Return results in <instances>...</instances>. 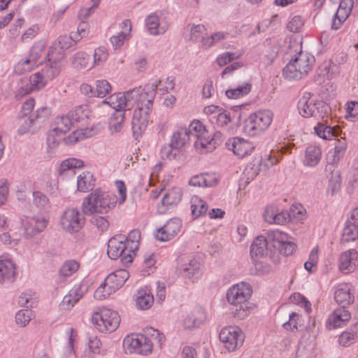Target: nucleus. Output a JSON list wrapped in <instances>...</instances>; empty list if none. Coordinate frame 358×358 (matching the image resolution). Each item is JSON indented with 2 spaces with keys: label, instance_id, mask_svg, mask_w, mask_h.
<instances>
[{
  "label": "nucleus",
  "instance_id": "nucleus-62",
  "mask_svg": "<svg viewBox=\"0 0 358 358\" xmlns=\"http://www.w3.org/2000/svg\"><path fill=\"white\" fill-rule=\"evenodd\" d=\"M28 80L30 81L33 90H38L43 88L48 81L42 72L34 73Z\"/></svg>",
  "mask_w": 358,
  "mask_h": 358
},
{
  "label": "nucleus",
  "instance_id": "nucleus-8",
  "mask_svg": "<svg viewBox=\"0 0 358 358\" xmlns=\"http://www.w3.org/2000/svg\"><path fill=\"white\" fill-rule=\"evenodd\" d=\"M141 92V87H135L124 92L115 93L102 101L101 104L108 105L115 112L129 110L135 106Z\"/></svg>",
  "mask_w": 358,
  "mask_h": 358
},
{
  "label": "nucleus",
  "instance_id": "nucleus-40",
  "mask_svg": "<svg viewBox=\"0 0 358 358\" xmlns=\"http://www.w3.org/2000/svg\"><path fill=\"white\" fill-rule=\"evenodd\" d=\"M189 140L187 127H180L173 133L170 142L175 149L178 150L184 147Z\"/></svg>",
  "mask_w": 358,
  "mask_h": 358
},
{
  "label": "nucleus",
  "instance_id": "nucleus-39",
  "mask_svg": "<svg viewBox=\"0 0 358 358\" xmlns=\"http://www.w3.org/2000/svg\"><path fill=\"white\" fill-rule=\"evenodd\" d=\"M80 267V262L76 259H69L65 261L59 270V277L62 280L72 276Z\"/></svg>",
  "mask_w": 358,
  "mask_h": 358
},
{
  "label": "nucleus",
  "instance_id": "nucleus-53",
  "mask_svg": "<svg viewBox=\"0 0 358 358\" xmlns=\"http://www.w3.org/2000/svg\"><path fill=\"white\" fill-rule=\"evenodd\" d=\"M125 119V111L115 112L110 118L109 125L110 130L117 132L123 125Z\"/></svg>",
  "mask_w": 358,
  "mask_h": 358
},
{
  "label": "nucleus",
  "instance_id": "nucleus-14",
  "mask_svg": "<svg viewBox=\"0 0 358 358\" xmlns=\"http://www.w3.org/2000/svg\"><path fill=\"white\" fill-rule=\"evenodd\" d=\"M85 222V217L78 208H67L60 217L59 224L66 232L73 234L83 228Z\"/></svg>",
  "mask_w": 358,
  "mask_h": 358
},
{
  "label": "nucleus",
  "instance_id": "nucleus-6",
  "mask_svg": "<svg viewBox=\"0 0 358 358\" xmlns=\"http://www.w3.org/2000/svg\"><path fill=\"white\" fill-rule=\"evenodd\" d=\"M297 108L299 114L306 118L314 117L323 119L327 117L330 112V107L327 103L313 99L309 92H305L299 99Z\"/></svg>",
  "mask_w": 358,
  "mask_h": 358
},
{
  "label": "nucleus",
  "instance_id": "nucleus-21",
  "mask_svg": "<svg viewBox=\"0 0 358 358\" xmlns=\"http://www.w3.org/2000/svg\"><path fill=\"white\" fill-rule=\"evenodd\" d=\"M47 56L48 63L42 69L41 72L48 80H52L61 72L64 61L63 55L59 53L58 55H55L52 52H48Z\"/></svg>",
  "mask_w": 358,
  "mask_h": 358
},
{
  "label": "nucleus",
  "instance_id": "nucleus-38",
  "mask_svg": "<svg viewBox=\"0 0 358 358\" xmlns=\"http://www.w3.org/2000/svg\"><path fill=\"white\" fill-rule=\"evenodd\" d=\"M191 210L194 218L205 216L208 213V206L204 200L199 196H193L191 198Z\"/></svg>",
  "mask_w": 358,
  "mask_h": 358
},
{
  "label": "nucleus",
  "instance_id": "nucleus-43",
  "mask_svg": "<svg viewBox=\"0 0 358 358\" xmlns=\"http://www.w3.org/2000/svg\"><path fill=\"white\" fill-rule=\"evenodd\" d=\"M251 89L252 85L250 83H244L227 90L225 94L229 99H237L248 94Z\"/></svg>",
  "mask_w": 358,
  "mask_h": 358
},
{
  "label": "nucleus",
  "instance_id": "nucleus-41",
  "mask_svg": "<svg viewBox=\"0 0 358 358\" xmlns=\"http://www.w3.org/2000/svg\"><path fill=\"white\" fill-rule=\"evenodd\" d=\"M267 251V241L263 236H257L250 246V255L254 257H262Z\"/></svg>",
  "mask_w": 358,
  "mask_h": 358
},
{
  "label": "nucleus",
  "instance_id": "nucleus-36",
  "mask_svg": "<svg viewBox=\"0 0 358 358\" xmlns=\"http://www.w3.org/2000/svg\"><path fill=\"white\" fill-rule=\"evenodd\" d=\"M136 303L138 309H149L154 303V297L150 290L148 288L138 289L136 294Z\"/></svg>",
  "mask_w": 358,
  "mask_h": 358
},
{
  "label": "nucleus",
  "instance_id": "nucleus-46",
  "mask_svg": "<svg viewBox=\"0 0 358 358\" xmlns=\"http://www.w3.org/2000/svg\"><path fill=\"white\" fill-rule=\"evenodd\" d=\"M347 149V142L345 139H338L335 142L334 148L329 151V155L332 157V162L336 163L344 156Z\"/></svg>",
  "mask_w": 358,
  "mask_h": 358
},
{
  "label": "nucleus",
  "instance_id": "nucleus-61",
  "mask_svg": "<svg viewBox=\"0 0 358 358\" xmlns=\"http://www.w3.org/2000/svg\"><path fill=\"white\" fill-rule=\"evenodd\" d=\"M34 124L33 116L22 115L18 120V133L23 134L29 132Z\"/></svg>",
  "mask_w": 358,
  "mask_h": 358
},
{
  "label": "nucleus",
  "instance_id": "nucleus-56",
  "mask_svg": "<svg viewBox=\"0 0 358 358\" xmlns=\"http://www.w3.org/2000/svg\"><path fill=\"white\" fill-rule=\"evenodd\" d=\"M112 87L110 83L106 80H98L96 81L94 93L95 96L105 97L111 92Z\"/></svg>",
  "mask_w": 358,
  "mask_h": 358
},
{
  "label": "nucleus",
  "instance_id": "nucleus-20",
  "mask_svg": "<svg viewBox=\"0 0 358 358\" xmlns=\"http://www.w3.org/2000/svg\"><path fill=\"white\" fill-rule=\"evenodd\" d=\"M226 145L228 149L239 158H244L250 155L255 150V146L252 142L239 137L229 139Z\"/></svg>",
  "mask_w": 358,
  "mask_h": 358
},
{
  "label": "nucleus",
  "instance_id": "nucleus-58",
  "mask_svg": "<svg viewBox=\"0 0 358 358\" xmlns=\"http://www.w3.org/2000/svg\"><path fill=\"white\" fill-rule=\"evenodd\" d=\"M32 91L34 90L30 81H29L28 78H23L17 83L15 94L17 99H20Z\"/></svg>",
  "mask_w": 358,
  "mask_h": 358
},
{
  "label": "nucleus",
  "instance_id": "nucleus-37",
  "mask_svg": "<svg viewBox=\"0 0 358 358\" xmlns=\"http://www.w3.org/2000/svg\"><path fill=\"white\" fill-rule=\"evenodd\" d=\"M280 263L279 257L273 259L271 257L261 260H255L254 265L256 271L259 274H266L273 271L275 266Z\"/></svg>",
  "mask_w": 358,
  "mask_h": 358
},
{
  "label": "nucleus",
  "instance_id": "nucleus-57",
  "mask_svg": "<svg viewBox=\"0 0 358 358\" xmlns=\"http://www.w3.org/2000/svg\"><path fill=\"white\" fill-rule=\"evenodd\" d=\"M358 338V330L343 331L339 336V344L343 347L350 346L354 343Z\"/></svg>",
  "mask_w": 358,
  "mask_h": 358
},
{
  "label": "nucleus",
  "instance_id": "nucleus-11",
  "mask_svg": "<svg viewBox=\"0 0 358 358\" xmlns=\"http://www.w3.org/2000/svg\"><path fill=\"white\" fill-rule=\"evenodd\" d=\"M125 240V236L122 234L112 237L108 242L107 254L110 259L120 258L123 264H128L133 261L135 254L129 251Z\"/></svg>",
  "mask_w": 358,
  "mask_h": 358
},
{
  "label": "nucleus",
  "instance_id": "nucleus-1",
  "mask_svg": "<svg viewBox=\"0 0 358 358\" xmlns=\"http://www.w3.org/2000/svg\"><path fill=\"white\" fill-rule=\"evenodd\" d=\"M156 92L157 85L154 84H147L143 89L141 88V92L135 103L136 107L134 110L131 120L134 135L140 136L146 129Z\"/></svg>",
  "mask_w": 358,
  "mask_h": 358
},
{
  "label": "nucleus",
  "instance_id": "nucleus-9",
  "mask_svg": "<svg viewBox=\"0 0 358 358\" xmlns=\"http://www.w3.org/2000/svg\"><path fill=\"white\" fill-rule=\"evenodd\" d=\"M273 113L271 110H259L250 115L245 122L244 131L250 136H255L266 130L272 123Z\"/></svg>",
  "mask_w": 358,
  "mask_h": 358
},
{
  "label": "nucleus",
  "instance_id": "nucleus-50",
  "mask_svg": "<svg viewBox=\"0 0 358 358\" xmlns=\"http://www.w3.org/2000/svg\"><path fill=\"white\" fill-rule=\"evenodd\" d=\"M358 238V227L355 224L347 223L343 229L341 242L354 241Z\"/></svg>",
  "mask_w": 358,
  "mask_h": 358
},
{
  "label": "nucleus",
  "instance_id": "nucleus-35",
  "mask_svg": "<svg viewBox=\"0 0 358 358\" xmlns=\"http://www.w3.org/2000/svg\"><path fill=\"white\" fill-rule=\"evenodd\" d=\"M322 157L321 148L315 145H308L305 151L303 165L314 167L318 164Z\"/></svg>",
  "mask_w": 358,
  "mask_h": 358
},
{
  "label": "nucleus",
  "instance_id": "nucleus-25",
  "mask_svg": "<svg viewBox=\"0 0 358 358\" xmlns=\"http://www.w3.org/2000/svg\"><path fill=\"white\" fill-rule=\"evenodd\" d=\"M17 274V266L14 262L6 257H0V283L13 282Z\"/></svg>",
  "mask_w": 358,
  "mask_h": 358
},
{
  "label": "nucleus",
  "instance_id": "nucleus-63",
  "mask_svg": "<svg viewBox=\"0 0 358 358\" xmlns=\"http://www.w3.org/2000/svg\"><path fill=\"white\" fill-rule=\"evenodd\" d=\"M304 22V19L301 15H294L288 22L287 28L292 32H300L303 29Z\"/></svg>",
  "mask_w": 358,
  "mask_h": 358
},
{
  "label": "nucleus",
  "instance_id": "nucleus-64",
  "mask_svg": "<svg viewBox=\"0 0 358 358\" xmlns=\"http://www.w3.org/2000/svg\"><path fill=\"white\" fill-rule=\"evenodd\" d=\"M347 120L355 121L358 119V102L356 101H348L345 104Z\"/></svg>",
  "mask_w": 358,
  "mask_h": 358
},
{
  "label": "nucleus",
  "instance_id": "nucleus-59",
  "mask_svg": "<svg viewBox=\"0 0 358 358\" xmlns=\"http://www.w3.org/2000/svg\"><path fill=\"white\" fill-rule=\"evenodd\" d=\"M84 162L83 160L76 158H69L62 162L59 166L60 173L73 169H80L83 167Z\"/></svg>",
  "mask_w": 358,
  "mask_h": 358
},
{
  "label": "nucleus",
  "instance_id": "nucleus-15",
  "mask_svg": "<svg viewBox=\"0 0 358 358\" xmlns=\"http://www.w3.org/2000/svg\"><path fill=\"white\" fill-rule=\"evenodd\" d=\"M268 236L273 246L285 256L292 255L296 249V245L292 241V237L286 233L274 230L270 231Z\"/></svg>",
  "mask_w": 358,
  "mask_h": 358
},
{
  "label": "nucleus",
  "instance_id": "nucleus-19",
  "mask_svg": "<svg viewBox=\"0 0 358 358\" xmlns=\"http://www.w3.org/2000/svg\"><path fill=\"white\" fill-rule=\"evenodd\" d=\"M182 223L179 219H170L162 227L157 229L155 233V238L162 242L169 241L178 235L180 231Z\"/></svg>",
  "mask_w": 358,
  "mask_h": 358
},
{
  "label": "nucleus",
  "instance_id": "nucleus-33",
  "mask_svg": "<svg viewBox=\"0 0 358 358\" xmlns=\"http://www.w3.org/2000/svg\"><path fill=\"white\" fill-rule=\"evenodd\" d=\"M335 301L342 307L353 302V296L350 292V287L347 283H341L337 285L334 292Z\"/></svg>",
  "mask_w": 358,
  "mask_h": 358
},
{
  "label": "nucleus",
  "instance_id": "nucleus-24",
  "mask_svg": "<svg viewBox=\"0 0 358 358\" xmlns=\"http://www.w3.org/2000/svg\"><path fill=\"white\" fill-rule=\"evenodd\" d=\"M353 0H342L331 20V29L337 30L348 19L353 8Z\"/></svg>",
  "mask_w": 358,
  "mask_h": 358
},
{
  "label": "nucleus",
  "instance_id": "nucleus-2",
  "mask_svg": "<svg viewBox=\"0 0 358 358\" xmlns=\"http://www.w3.org/2000/svg\"><path fill=\"white\" fill-rule=\"evenodd\" d=\"M252 289L250 285L241 282L233 285L227 292V300L232 306L234 316L243 320L249 315L252 308V303L250 299Z\"/></svg>",
  "mask_w": 358,
  "mask_h": 358
},
{
  "label": "nucleus",
  "instance_id": "nucleus-5",
  "mask_svg": "<svg viewBox=\"0 0 358 358\" xmlns=\"http://www.w3.org/2000/svg\"><path fill=\"white\" fill-rule=\"evenodd\" d=\"M314 57L301 50L283 69V76L288 80H299L306 76L314 63Z\"/></svg>",
  "mask_w": 358,
  "mask_h": 358
},
{
  "label": "nucleus",
  "instance_id": "nucleus-16",
  "mask_svg": "<svg viewBox=\"0 0 358 358\" xmlns=\"http://www.w3.org/2000/svg\"><path fill=\"white\" fill-rule=\"evenodd\" d=\"M48 223V216L45 213L35 215L31 217H24L22 219L21 224L24 235L31 237L45 230Z\"/></svg>",
  "mask_w": 358,
  "mask_h": 358
},
{
  "label": "nucleus",
  "instance_id": "nucleus-28",
  "mask_svg": "<svg viewBox=\"0 0 358 358\" xmlns=\"http://www.w3.org/2000/svg\"><path fill=\"white\" fill-rule=\"evenodd\" d=\"M85 289L82 285L74 286L69 292L63 298L59 306L62 310H71L74 305L83 298Z\"/></svg>",
  "mask_w": 358,
  "mask_h": 358
},
{
  "label": "nucleus",
  "instance_id": "nucleus-45",
  "mask_svg": "<svg viewBox=\"0 0 358 358\" xmlns=\"http://www.w3.org/2000/svg\"><path fill=\"white\" fill-rule=\"evenodd\" d=\"M138 334H131L125 336L123 340V349L127 354H136L138 351Z\"/></svg>",
  "mask_w": 358,
  "mask_h": 358
},
{
  "label": "nucleus",
  "instance_id": "nucleus-55",
  "mask_svg": "<svg viewBox=\"0 0 358 358\" xmlns=\"http://www.w3.org/2000/svg\"><path fill=\"white\" fill-rule=\"evenodd\" d=\"M90 58L85 52H80L73 57V64L76 68L90 69L92 66L90 62Z\"/></svg>",
  "mask_w": 358,
  "mask_h": 358
},
{
  "label": "nucleus",
  "instance_id": "nucleus-10",
  "mask_svg": "<svg viewBox=\"0 0 358 358\" xmlns=\"http://www.w3.org/2000/svg\"><path fill=\"white\" fill-rule=\"evenodd\" d=\"M94 134L95 131L92 128H85L77 129L65 137V134L52 129L48 135L47 143L49 148H55L57 147L62 141H64L66 144L70 145L83 141L87 138L92 137Z\"/></svg>",
  "mask_w": 358,
  "mask_h": 358
},
{
  "label": "nucleus",
  "instance_id": "nucleus-7",
  "mask_svg": "<svg viewBox=\"0 0 358 358\" xmlns=\"http://www.w3.org/2000/svg\"><path fill=\"white\" fill-rule=\"evenodd\" d=\"M92 322L100 332L110 333L119 327L120 317L113 310L101 308L92 314Z\"/></svg>",
  "mask_w": 358,
  "mask_h": 358
},
{
  "label": "nucleus",
  "instance_id": "nucleus-44",
  "mask_svg": "<svg viewBox=\"0 0 358 358\" xmlns=\"http://www.w3.org/2000/svg\"><path fill=\"white\" fill-rule=\"evenodd\" d=\"M46 48V42L44 40H40L36 42L31 47L29 56L39 65L42 62V56L44 55Z\"/></svg>",
  "mask_w": 358,
  "mask_h": 358
},
{
  "label": "nucleus",
  "instance_id": "nucleus-23",
  "mask_svg": "<svg viewBox=\"0 0 358 358\" xmlns=\"http://www.w3.org/2000/svg\"><path fill=\"white\" fill-rule=\"evenodd\" d=\"M358 266V253L355 249L343 252L338 259V268L345 274L353 272Z\"/></svg>",
  "mask_w": 358,
  "mask_h": 358
},
{
  "label": "nucleus",
  "instance_id": "nucleus-47",
  "mask_svg": "<svg viewBox=\"0 0 358 358\" xmlns=\"http://www.w3.org/2000/svg\"><path fill=\"white\" fill-rule=\"evenodd\" d=\"M38 65L29 55L20 60L15 66V73L22 74L32 71Z\"/></svg>",
  "mask_w": 358,
  "mask_h": 358
},
{
  "label": "nucleus",
  "instance_id": "nucleus-48",
  "mask_svg": "<svg viewBox=\"0 0 358 358\" xmlns=\"http://www.w3.org/2000/svg\"><path fill=\"white\" fill-rule=\"evenodd\" d=\"M33 203L39 210L46 212L50 208V202L48 196L40 191L33 192Z\"/></svg>",
  "mask_w": 358,
  "mask_h": 358
},
{
  "label": "nucleus",
  "instance_id": "nucleus-52",
  "mask_svg": "<svg viewBox=\"0 0 358 358\" xmlns=\"http://www.w3.org/2000/svg\"><path fill=\"white\" fill-rule=\"evenodd\" d=\"M243 55V50H238L236 52H225L217 56L216 62L218 66H224L229 64L234 59H239Z\"/></svg>",
  "mask_w": 358,
  "mask_h": 358
},
{
  "label": "nucleus",
  "instance_id": "nucleus-60",
  "mask_svg": "<svg viewBox=\"0 0 358 358\" xmlns=\"http://www.w3.org/2000/svg\"><path fill=\"white\" fill-rule=\"evenodd\" d=\"M301 315L297 313L293 312L289 314V320L283 324V327L286 329L297 331L299 327L301 326Z\"/></svg>",
  "mask_w": 358,
  "mask_h": 358
},
{
  "label": "nucleus",
  "instance_id": "nucleus-31",
  "mask_svg": "<svg viewBox=\"0 0 358 358\" xmlns=\"http://www.w3.org/2000/svg\"><path fill=\"white\" fill-rule=\"evenodd\" d=\"M122 31L117 35L110 37V41L115 49L121 48L124 42L131 37V22L129 20H123L120 24Z\"/></svg>",
  "mask_w": 358,
  "mask_h": 358
},
{
  "label": "nucleus",
  "instance_id": "nucleus-12",
  "mask_svg": "<svg viewBox=\"0 0 358 358\" xmlns=\"http://www.w3.org/2000/svg\"><path fill=\"white\" fill-rule=\"evenodd\" d=\"M138 351L137 355L148 356L152 354L155 345L162 348L165 337L157 329L149 328L146 334H138Z\"/></svg>",
  "mask_w": 358,
  "mask_h": 358
},
{
  "label": "nucleus",
  "instance_id": "nucleus-26",
  "mask_svg": "<svg viewBox=\"0 0 358 358\" xmlns=\"http://www.w3.org/2000/svg\"><path fill=\"white\" fill-rule=\"evenodd\" d=\"M181 275L192 282L199 279L203 273V266L199 261L192 259L180 266Z\"/></svg>",
  "mask_w": 358,
  "mask_h": 358
},
{
  "label": "nucleus",
  "instance_id": "nucleus-32",
  "mask_svg": "<svg viewBox=\"0 0 358 358\" xmlns=\"http://www.w3.org/2000/svg\"><path fill=\"white\" fill-rule=\"evenodd\" d=\"M205 318L203 310L200 307H196L185 316L182 323L186 329H192L199 327Z\"/></svg>",
  "mask_w": 358,
  "mask_h": 358
},
{
  "label": "nucleus",
  "instance_id": "nucleus-13",
  "mask_svg": "<svg viewBox=\"0 0 358 358\" xmlns=\"http://www.w3.org/2000/svg\"><path fill=\"white\" fill-rule=\"evenodd\" d=\"M219 339L228 351L234 352L243 345L245 335L238 327L228 326L221 329Z\"/></svg>",
  "mask_w": 358,
  "mask_h": 358
},
{
  "label": "nucleus",
  "instance_id": "nucleus-18",
  "mask_svg": "<svg viewBox=\"0 0 358 358\" xmlns=\"http://www.w3.org/2000/svg\"><path fill=\"white\" fill-rule=\"evenodd\" d=\"M145 27L149 33L153 36L164 34L169 27V24L162 13L155 12L148 15L145 20Z\"/></svg>",
  "mask_w": 358,
  "mask_h": 358
},
{
  "label": "nucleus",
  "instance_id": "nucleus-29",
  "mask_svg": "<svg viewBox=\"0 0 358 358\" xmlns=\"http://www.w3.org/2000/svg\"><path fill=\"white\" fill-rule=\"evenodd\" d=\"M129 272L125 269L117 270L110 273L105 279L106 285L115 292L123 286L129 278Z\"/></svg>",
  "mask_w": 358,
  "mask_h": 358
},
{
  "label": "nucleus",
  "instance_id": "nucleus-42",
  "mask_svg": "<svg viewBox=\"0 0 358 358\" xmlns=\"http://www.w3.org/2000/svg\"><path fill=\"white\" fill-rule=\"evenodd\" d=\"M94 179L90 171L83 172L78 176L77 188L80 192H86L94 187Z\"/></svg>",
  "mask_w": 358,
  "mask_h": 358
},
{
  "label": "nucleus",
  "instance_id": "nucleus-3",
  "mask_svg": "<svg viewBox=\"0 0 358 358\" xmlns=\"http://www.w3.org/2000/svg\"><path fill=\"white\" fill-rule=\"evenodd\" d=\"M187 131L189 137L196 138L194 148L201 154L212 152L222 141V134L220 131H216L212 136L205 125L198 120L192 121Z\"/></svg>",
  "mask_w": 358,
  "mask_h": 358
},
{
  "label": "nucleus",
  "instance_id": "nucleus-30",
  "mask_svg": "<svg viewBox=\"0 0 358 358\" xmlns=\"http://www.w3.org/2000/svg\"><path fill=\"white\" fill-rule=\"evenodd\" d=\"M219 178L215 173H201L192 176L189 185L192 187H208L217 185Z\"/></svg>",
  "mask_w": 358,
  "mask_h": 358
},
{
  "label": "nucleus",
  "instance_id": "nucleus-51",
  "mask_svg": "<svg viewBox=\"0 0 358 358\" xmlns=\"http://www.w3.org/2000/svg\"><path fill=\"white\" fill-rule=\"evenodd\" d=\"M125 239L127 246L129 248V251L136 255V252L138 249L140 243V231L138 230L131 231L127 237H125Z\"/></svg>",
  "mask_w": 358,
  "mask_h": 358
},
{
  "label": "nucleus",
  "instance_id": "nucleus-17",
  "mask_svg": "<svg viewBox=\"0 0 358 358\" xmlns=\"http://www.w3.org/2000/svg\"><path fill=\"white\" fill-rule=\"evenodd\" d=\"M83 112L81 108H78L73 111H70L66 115L57 117L54 120L52 129L66 134L71 129L74 122H79L83 120V117L80 115Z\"/></svg>",
  "mask_w": 358,
  "mask_h": 358
},
{
  "label": "nucleus",
  "instance_id": "nucleus-34",
  "mask_svg": "<svg viewBox=\"0 0 358 358\" xmlns=\"http://www.w3.org/2000/svg\"><path fill=\"white\" fill-rule=\"evenodd\" d=\"M74 41L73 37H72V34L70 36L64 35L60 36L52 44V45L50 48L48 52H52V54L55 55H58L59 53H62L63 59L65 57V50L71 48L73 45V42Z\"/></svg>",
  "mask_w": 358,
  "mask_h": 358
},
{
  "label": "nucleus",
  "instance_id": "nucleus-49",
  "mask_svg": "<svg viewBox=\"0 0 358 358\" xmlns=\"http://www.w3.org/2000/svg\"><path fill=\"white\" fill-rule=\"evenodd\" d=\"M187 29L189 32V39L194 42L201 41L206 33V28L203 24H188Z\"/></svg>",
  "mask_w": 358,
  "mask_h": 358
},
{
  "label": "nucleus",
  "instance_id": "nucleus-4",
  "mask_svg": "<svg viewBox=\"0 0 358 358\" xmlns=\"http://www.w3.org/2000/svg\"><path fill=\"white\" fill-rule=\"evenodd\" d=\"M117 203V197L112 193L96 189L84 198L83 212L86 215L107 213Z\"/></svg>",
  "mask_w": 358,
  "mask_h": 358
},
{
  "label": "nucleus",
  "instance_id": "nucleus-27",
  "mask_svg": "<svg viewBox=\"0 0 358 358\" xmlns=\"http://www.w3.org/2000/svg\"><path fill=\"white\" fill-rule=\"evenodd\" d=\"M350 318L351 314L345 307L338 308L329 315L327 321V327L329 329H336L343 327Z\"/></svg>",
  "mask_w": 358,
  "mask_h": 358
},
{
  "label": "nucleus",
  "instance_id": "nucleus-22",
  "mask_svg": "<svg viewBox=\"0 0 358 358\" xmlns=\"http://www.w3.org/2000/svg\"><path fill=\"white\" fill-rule=\"evenodd\" d=\"M182 195V189L180 187H173L169 189L157 206L158 213L164 214L169 206L177 205L181 201Z\"/></svg>",
  "mask_w": 358,
  "mask_h": 358
},
{
  "label": "nucleus",
  "instance_id": "nucleus-54",
  "mask_svg": "<svg viewBox=\"0 0 358 358\" xmlns=\"http://www.w3.org/2000/svg\"><path fill=\"white\" fill-rule=\"evenodd\" d=\"M316 134L321 138L325 140H331L334 136H336V130L334 127L327 126L324 124H318L315 127Z\"/></svg>",
  "mask_w": 358,
  "mask_h": 358
}]
</instances>
